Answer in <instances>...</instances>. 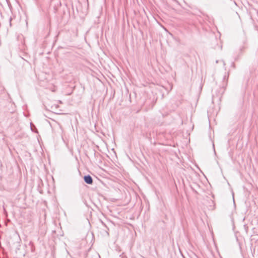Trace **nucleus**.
I'll use <instances>...</instances> for the list:
<instances>
[{
  "instance_id": "obj_1",
  "label": "nucleus",
  "mask_w": 258,
  "mask_h": 258,
  "mask_svg": "<svg viewBox=\"0 0 258 258\" xmlns=\"http://www.w3.org/2000/svg\"><path fill=\"white\" fill-rule=\"evenodd\" d=\"M84 180L88 184H92L93 183V179L90 175H85L84 176Z\"/></svg>"
},
{
  "instance_id": "obj_2",
  "label": "nucleus",
  "mask_w": 258,
  "mask_h": 258,
  "mask_svg": "<svg viewBox=\"0 0 258 258\" xmlns=\"http://www.w3.org/2000/svg\"><path fill=\"white\" fill-rule=\"evenodd\" d=\"M31 130L33 131V128H32V124H31Z\"/></svg>"
}]
</instances>
